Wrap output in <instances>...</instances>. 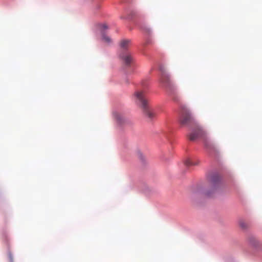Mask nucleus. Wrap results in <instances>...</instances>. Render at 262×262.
I'll return each mask as SVG.
<instances>
[{
    "label": "nucleus",
    "instance_id": "nucleus-8",
    "mask_svg": "<svg viewBox=\"0 0 262 262\" xmlns=\"http://www.w3.org/2000/svg\"><path fill=\"white\" fill-rule=\"evenodd\" d=\"M113 117L119 124H121L123 122V118L119 113L114 112L113 113Z\"/></svg>",
    "mask_w": 262,
    "mask_h": 262
},
{
    "label": "nucleus",
    "instance_id": "nucleus-6",
    "mask_svg": "<svg viewBox=\"0 0 262 262\" xmlns=\"http://www.w3.org/2000/svg\"><path fill=\"white\" fill-rule=\"evenodd\" d=\"M131 45V40L130 39H124L120 41V47L121 52H126L128 51V47Z\"/></svg>",
    "mask_w": 262,
    "mask_h": 262
},
{
    "label": "nucleus",
    "instance_id": "nucleus-12",
    "mask_svg": "<svg viewBox=\"0 0 262 262\" xmlns=\"http://www.w3.org/2000/svg\"><path fill=\"white\" fill-rule=\"evenodd\" d=\"M102 30H106L108 29V26L106 24H102L100 25Z\"/></svg>",
    "mask_w": 262,
    "mask_h": 262
},
{
    "label": "nucleus",
    "instance_id": "nucleus-9",
    "mask_svg": "<svg viewBox=\"0 0 262 262\" xmlns=\"http://www.w3.org/2000/svg\"><path fill=\"white\" fill-rule=\"evenodd\" d=\"M198 162H193L190 159H187L186 160H185L184 161V164L188 167V166H192V165H197L198 164Z\"/></svg>",
    "mask_w": 262,
    "mask_h": 262
},
{
    "label": "nucleus",
    "instance_id": "nucleus-5",
    "mask_svg": "<svg viewBox=\"0 0 262 262\" xmlns=\"http://www.w3.org/2000/svg\"><path fill=\"white\" fill-rule=\"evenodd\" d=\"M119 56L123 63L126 66H130L133 62V56L129 51L120 52Z\"/></svg>",
    "mask_w": 262,
    "mask_h": 262
},
{
    "label": "nucleus",
    "instance_id": "nucleus-3",
    "mask_svg": "<svg viewBox=\"0 0 262 262\" xmlns=\"http://www.w3.org/2000/svg\"><path fill=\"white\" fill-rule=\"evenodd\" d=\"M161 71L162 72L160 79L161 82L165 88L172 90L173 89V85L169 75L164 70L161 69Z\"/></svg>",
    "mask_w": 262,
    "mask_h": 262
},
{
    "label": "nucleus",
    "instance_id": "nucleus-4",
    "mask_svg": "<svg viewBox=\"0 0 262 262\" xmlns=\"http://www.w3.org/2000/svg\"><path fill=\"white\" fill-rule=\"evenodd\" d=\"M194 126L195 127V130L188 136L189 140L192 141L195 140L198 138H204L205 136V132L200 126H199L198 124Z\"/></svg>",
    "mask_w": 262,
    "mask_h": 262
},
{
    "label": "nucleus",
    "instance_id": "nucleus-1",
    "mask_svg": "<svg viewBox=\"0 0 262 262\" xmlns=\"http://www.w3.org/2000/svg\"><path fill=\"white\" fill-rule=\"evenodd\" d=\"M132 98L136 104L141 108L145 116L151 120L156 117V112L149 105L144 90H137L133 94Z\"/></svg>",
    "mask_w": 262,
    "mask_h": 262
},
{
    "label": "nucleus",
    "instance_id": "nucleus-10",
    "mask_svg": "<svg viewBox=\"0 0 262 262\" xmlns=\"http://www.w3.org/2000/svg\"><path fill=\"white\" fill-rule=\"evenodd\" d=\"M239 225L240 227L243 229H246L249 227L248 224L244 221H239Z\"/></svg>",
    "mask_w": 262,
    "mask_h": 262
},
{
    "label": "nucleus",
    "instance_id": "nucleus-11",
    "mask_svg": "<svg viewBox=\"0 0 262 262\" xmlns=\"http://www.w3.org/2000/svg\"><path fill=\"white\" fill-rule=\"evenodd\" d=\"M103 39L105 41L107 42H111V38L109 37L106 36L104 35H103Z\"/></svg>",
    "mask_w": 262,
    "mask_h": 262
},
{
    "label": "nucleus",
    "instance_id": "nucleus-14",
    "mask_svg": "<svg viewBox=\"0 0 262 262\" xmlns=\"http://www.w3.org/2000/svg\"><path fill=\"white\" fill-rule=\"evenodd\" d=\"M206 195H207V196H210V194H209V193H207V194H206Z\"/></svg>",
    "mask_w": 262,
    "mask_h": 262
},
{
    "label": "nucleus",
    "instance_id": "nucleus-7",
    "mask_svg": "<svg viewBox=\"0 0 262 262\" xmlns=\"http://www.w3.org/2000/svg\"><path fill=\"white\" fill-rule=\"evenodd\" d=\"M204 143L206 148L210 150H214L215 149V145L214 142L210 138L205 136Z\"/></svg>",
    "mask_w": 262,
    "mask_h": 262
},
{
    "label": "nucleus",
    "instance_id": "nucleus-13",
    "mask_svg": "<svg viewBox=\"0 0 262 262\" xmlns=\"http://www.w3.org/2000/svg\"><path fill=\"white\" fill-rule=\"evenodd\" d=\"M218 181H219V178H216V180L215 179H214H214H213V180H212V181H213V183H214V184H216V183L218 182Z\"/></svg>",
    "mask_w": 262,
    "mask_h": 262
},
{
    "label": "nucleus",
    "instance_id": "nucleus-2",
    "mask_svg": "<svg viewBox=\"0 0 262 262\" xmlns=\"http://www.w3.org/2000/svg\"><path fill=\"white\" fill-rule=\"evenodd\" d=\"M180 123L182 126H190L191 125L195 126L196 122L191 113L186 108H183L181 115L180 118Z\"/></svg>",
    "mask_w": 262,
    "mask_h": 262
}]
</instances>
